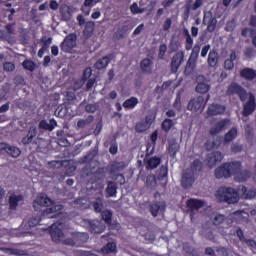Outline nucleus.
I'll return each instance as SVG.
<instances>
[{
    "mask_svg": "<svg viewBox=\"0 0 256 256\" xmlns=\"http://www.w3.org/2000/svg\"><path fill=\"white\" fill-rule=\"evenodd\" d=\"M214 175L216 179H229V177H234V179L243 183L251 177V171L243 170V165L239 161L225 162L215 169Z\"/></svg>",
    "mask_w": 256,
    "mask_h": 256,
    "instance_id": "obj_1",
    "label": "nucleus"
},
{
    "mask_svg": "<svg viewBox=\"0 0 256 256\" xmlns=\"http://www.w3.org/2000/svg\"><path fill=\"white\" fill-rule=\"evenodd\" d=\"M33 207L35 211H38L40 207H49L42 211V217L47 219H59L63 215V205L55 204L51 198L45 194H40L33 201Z\"/></svg>",
    "mask_w": 256,
    "mask_h": 256,
    "instance_id": "obj_2",
    "label": "nucleus"
},
{
    "mask_svg": "<svg viewBox=\"0 0 256 256\" xmlns=\"http://www.w3.org/2000/svg\"><path fill=\"white\" fill-rule=\"evenodd\" d=\"M229 223V225H233V223H239L240 225H247L249 223V213L244 210H236L226 217L223 214H217L213 219V225L216 227L221 225L222 223Z\"/></svg>",
    "mask_w": 256,
    "mask_h": 256,
    "instance_id": "obj_3",
    "label": "nucleus"
},
{
    "mask_svg": "<svg viewBox=\"0 0 256 256\" xmlns=\"http://www.w3.org/2000/svg\"><path fill=\"white\" fill-rule=\"evenodd\" d=\"M218 203H227L228 205H235L239 203V192L233 187L221 186L215 194Z\"/></svg>",
    "mask_w": 256,
    "mask_h": 256,
    "instance_id": "obj_4",
    "label": "nucleus"
},
{
    "mask_svg": "<svg viewBox=\"0 0 256 256\" xmlns=\"http://www.w3.org/2000/svg\"><path fill=\"white\" fill-rule=\"evenodd\" d=\"M151 145H147L146 149V157L144 159V164L147 169V171H153V169H157L159 165H161V157L159 156H152L153 153H155V147H152V149L149 151ZM147 157H150L147 159Z\"/></svg>",
    "mask_w": 256,
    "mask_h": 256,
    "instance_id": "obj_5",
    "label": "nucleus"
},
{
    "mask_svg": "<svg viewBox=\"0 0 256 256\" xmlns=\"http://www.w3.org/2000/svg\"><path fill=\"white\" fill-rule=\"evenodd\" d=\"M226 94L228 95V97H233V95H237L242 103H244V101H247L248 97L247 90L236 82H232L228 86Z\"/></svg>",
    "mask_w": 256,
    "mask_h": 256,
    "instance_id": "obj_6",
    "label": "nucleus"
},
{
    "mask_svg": "<svg viewBox=\"0 0 256 256\" xmlns=\"http://www.w3.org/2000/svg\"><path fill=\"white\" fill-rule=\"evenodd\" d=\"M77 47V34L76 33H71L67 35L63 42L60 44L61 51L63 53H71L73 49Z\"/></svg>",
    "mask_w": 256,
    "mask_h": 256,
    "instance_id": "obj_7",
    "label": "nucleus"
},
{
    "mask_svg": "<svg viewBox=\"0 0 256 256\" xmlns=\"http://www.w3.org/2000/svg\"><path fill=\"white\" fill-rule=\"evenodd\" d=\"M49 233L52 241L59 243L63 239V221L58 220L56 223L52 224L49 229Z\"/></svg>",
    "mask_w": 256,
    "mask_h": 256,
    "instance_id": "obj_8",
    "label": "nucleus"
},
{
    "mask_svg": "<svg viewBox=\"0 0 256 256\" xmlns=\"http://www.w3.org/2000/svg\"><path fill=\"white\" fill-rule=\"evenodd\" d=\"M209 95H207L206 102L203 96H198L196 98H192L187 105L188 111H199L202 107H205L207 101H209Z\"/></svg>",
    "mask_w": 256,
    "mask_h": 256,
    "instance_id": "obj_9",
    "label": "nucleus"
},
{
    "mask_svg": "<svg viewBox=\"0 0 256 256\" xmlns=\"http://www.w3.org/2000/svg\"><path fill=\"white\" fill-rule=\"evenodd\" d=\"M255 109H256L255 95L249 94V99L243 106V110H242L243 117H249V115L255 112Z\"/></svg>",
    "mask_w": 256,
    "mask_h": 256,
    "instance_id": "obj_10",
    "label": "nucleus"
},
{
    "mask_svg": "<svg viewBox=\"0 0 256 256\" xmlns=\"http://www.w3.org/2000/svg\"><path fill=\"white\" fill-rule=\"evenodd\" d=\"M185 59V53L183 51H179L172 57L171 60V70L172 73H177L179 71V67H181V64L183 63Z\"/></svg>",
    "mask_w": 256,
    "mask_h": 256,
    "instance_id": "obj_11",
    "label": "nucleus"
},
{
    "mask_svg": "<svg viewBox=\"0 0 256 256\" xmlns=\"http://www.w3.org/2000/svg\"><path fill=\"white\" fill-rule=\"evenodd\" d=\"M37 128L35 126H31L28 130V133L25 137L22 138L23 145H37Z\"/></svg>",
    "mask_w": 256,
    "mask_h": 256,
    "instance_id": "obj_12",
    "label": "nucleus"
},
{
    "mask_svg": "<svg viewBox=\"0 0 256 256\" xmlns=\"http://www.w3.org/2000/svg\"><path fill=\"white\" fill-rule=\"evenodd\" d=\"M88 230L92 235H101L105 231V225L97 220H90L88 222Z\"/></svg>",
    "mask_w": 256,
    "mask_h": 256,
    "instance_id": "obj_13",
    "label": "nucleus"
},
{
    "mask_svg": "<svg viewBox=\"0 0 256 256\" xmlns=\"http://www.w3.org/2000/svg\"><path fill=\"white\" fill-rule=\"evenodd\" d=\"M151 125H153V119L149 116H146L144 121L136 123L135 131L136 133H145V131L151 129Z\"/></svg>",
    "mask_w": 256,
    "mask_h": 256,
    "instance_id": "obj_14",
    "label": "nucleus"
},
{
    "mask_svg": "<svg viewBox=\"0 0 256 256\" xmlns=\"http://www.w3.org/2000/svg\"><path fill=\"white\" fill-rule=\"evenodd\" d=\"M227 125H229V119H222L218 121L213 127L210 128V135H219V133L227 129Z\"/></svg>",
    "mask_w": 256,
    "mask_h": 256,
    "instance_id": "obj_15",
    "label": "nucleus"
},
{
    "mask_svg": "<svg viewBox=\"0 0 256 256\" xmlns=\"http://www.w3.org/2000/svg\"><path fill=\"white\" fill-rule=\"evenodd\" d=\"M193 183H195V174L188 170L182 176L181 185L184 189H191L193 187Z\"/></svg>",
    "mask_w": 256,
    "mask_h": 256,
    "instance_id": "obj_16",
    "label": "nucleus"
},
{
    "mask_svg": "<svg viewBox=\"0 0 256 256\" xmlns=\"http://www.w3.org/2000/svg\"><path fill=\"white\" fill-rule=\"evenodd\" d=\"M208 166L213 169L217 163H221L223 161V153L219 151H214L207 156Z\"/></svg>",
    "mask_w": 256,
    "mask_h": 256,
    "instance_id": "obj_17",
    "label": "nucleus"
},
{
    "mask_svg": "<svg viewBox=\"0 0 256 256\" xmlns=\"http://www.w3.org/2000/svg\"><path fill=\"white\" fill-rule=\"evenodd\" d=\"M196 92L201 93L202 95L209 92V89H211V86L209 84L205 83V76L198 75L196 77Z\"/></svg>",
    "mask_w": 256,
    "mask_h": 256,
    "instance_id": "obj_18",
    "label": "nucleus"
},
{
    "mask_svg": "<svg viewBox=\"0 0 256 256\" xmlns=\"http://www.w3.org/2000/svg\"><path fill=\"white\" fill-rule=\"evenodd\" d=\"M226 110L227 107H225V105L211 104L208 107L207 115H209L210 117H215V115H223V113H225Z\"/></svg>",
    "mask_w": 256,
    "mask_h": 256,
    "instance_id": "obj_19",
    "label": "nucleus"
},
{
    "mask_svg": "<svg viewBox=\"0 0 256 256\" xmlns=\"http://www.w3.org/2000/svg\"><path fill=\"white\" fill-rule=\"evenodd\" d=\"M240 77L245 81H254L256 79V70L249 67L243 68L240 70Z\"/></svg>",
    "mask_w": 256,
    "mask_h": 256,
    "instance_id": "obj_20",
    "label": "nucleus"
},
{
    "mask_svg": "<svg viewBox=\"0 0 256 256\" xmlns=\"http://www.w3.org/2000/svg\"><path fill=\"white\" fill-rule=\"evenodd\" d=\"M57 126V120L56 119H50L49 122L47 120H41L38 124L39 129L42 131H53L55 127Z\"/></svg>",
    "mask_w": 256,
    "mask_h": 256,
    "instance_id": "obj_21",
    "label": "nucleus"
},
{
    "mask_svg": "<svg viewBox=\"0 0 256 256\" xmlns=\"http://www.w3.org/2000/svg\"><path fill=\"white\" fill-rule=\"evenodd\" d=\"M111 59H113V54H108L103 56L101 59L97 60L94 64V68L101 71V69L107 68L109 63H111Z\"/></svg>",
    "mask_w": 256,
    "mask_h": 256,
    "instance_id": "obj_22",
    "label": "nucleus"
},
{
    "mask_svg": "<svg viewBox=\"0 0 256 256\" xmlns=\"http://www.w3.org/2000/svg\"><path fill=\"white\" fill-rule=\"evenodd\" d=\"M186 205L188 209H191V211H199V209H202V207H204L205 202L203 200L190 198L187 200Z\"/></svg>",
    "mask_w": 256,
    "mask_h": 256,
    "instance_id": "obj_23",
    "label": "nucleus"
},
{
    "mask_svg": "<svg viewBox=\"0 0 256 256\" xmlns=\"http://www.w3.org/2000/svg\"><path fill=\"white\" fill-rule=\"evenodd\" d=\"M235 61H237V53L232 51L229 58L224 61V69L226 71H233L235 69Z\"/></svg>",
    "mask_w": 256,
    "mask_h": 256,
    "instance_id": "obj_24",
    "label": "nucleus"
},
{
    "mask_svg": "<svg viewBox=\"0 0 256 256\" xmlns=\"http://www.w3.org/2000/svg\"><path fill=\"white\" fill-rule=\"evenodd\" d=\"M207 63L210 67H217L219 63V53L216 50H210L208 54Z\"/></svg>",
    "mask_w": 256,
    "mask_h": 256,
    "instance_id": "obj_25",
    "label": "nucleus"
},
{
    "mask_svg": "<svg viewBox=\"0 0 256 256\" xmlns=\"http://www.w3.org/2000/svg\"><path fill=\"white\" fill-rule=\"evenodd\" d=\"M166 205L164 202H154L150 205V213L152 217H157L159 211H164Z\"/></svg>",
    "mask_w": 256,
    "mask_h": 256,
    "instance_id": "obj_26",
    "label": "nucleus"
},
{
    "mask_svg": "<svg viewBox=\"0 0 256 256\" xmlns=\"http://www.w3.org/2000/svg\"><path fill=\"white\" fill-rule=\"evenodd\" d=\"M23 201V196L22 195H15L12 194L9 197V209L10 211H15L17 207H19V202Z\"/></svg>",
    "mask_w": 256,
    "mask_h": 256,
    "instance_id": "obj_27",
    "label": "nucleus"
},
{
    "mask_svg": "<svg viewBox=\"0 0 256 256\" xmlns=\"http://www.w3.org/2000/svg\"><path fill=\"white\" fill-rule=\"evenodd\" d=\"M137 105H139V99L135 96H132V97L126 99L122 104L124 109H128V110L135 109L137 107Z\"/></svg>",
    "mask_w": 256,
    "mask_h": 256,
    "instance_id": "obj_28",
    "label": "nucleus"
},
{
    "mask_svg": "<svg viewBox=\"0 0 256 256\" xmlns=\"http://www.w3.org/2000/svg\"><path fill=\"white\" fill-rule=\"evenodd\" d=\"M237 128L232 127L225 135H224V144L225 143H231L232 141H235L237 139Z\"/></svg>",
    "mask_w": 256,
    "mask_h": 256,
    "instance_id": "obj_29",
    "label": "nucleus"
},
{
    "mask_svg": "<svg viewBox=\"0 0 256 256\" xmlns=\"http://www.w3.org/2000/svg\"><path fill=\"white\" fill-rule=\"evenodd\" d=\"M191 173L195 175V173H201L203 171V162L200 161L199 159H195L191 164H190V170Z\"/></svg>",
    "mask_w": 256,
    "mask_h": 256,
    "instance_id": "obj_30",
    "label": "nucleus"
},
{
    "mask_svg": "<svg viewBox=\"0 0 256 256\" xmlns=\"http://www.w3.org/2000/svg\"><path fill=\"white\" fill-rule=\"evenodd\" d=\"M56 135H57L58 145H60V147H69V140H67V138L63 136L65 135V131L58 130L56 132Z\"/></svg>",
    "mask_w": 256,
    "mask_h": 256,
    "instance_id": "obj_31",
    "label": "nucleus"
},
{
    "mask_svg": "<svg viewBox=\"0 0 256 256\" xmlns=\"http://www.w3.org/2000/svg\"><path fill=\"white\" fill-rule=\"evenodd\" d=\"M152 65H153V62L149 58H144L140 62V67L144 73H151V70L153 69Z\"/></svg>",
    "mask_w": 256,
    "mask_h": 256,
    "instance_id": "obj_32",
    "label": "nucleus"
},
{
    "mask_svg": "<svg viewBox=\"0 0 256 256\" xmlns=\"http://www.w3.org/2000/svg\"><path fill=\"white\" fill-rule=\"evenodd\" d=\"M91 207H93L95 213H102L104 211L103 198H96V201L91 202Z\"/></svg>",
    "mask_w": 256,
    "mask_h": 256,
    "instance_id": "obj_33",
    "label": "nucleus"
},
{
    "mask_svg": "<svg viewBox=\"0 0 256 256\" xmlns=\"http://www.w3.org/2000/svg\"><path fill=\"white\" fill-rule=\"evenodd\" d=\"M101 219L106 223V225H111L113 223V212L111 210H104L100 212Z\"/></svg>",
    "mask_w": 256,
    "mask_h": 256,
    "instance_id": "obj_34",
    "label": "nucleus"
},
{
    "mask_svg": "<svg viewBox=\"0 0 256 256\" xmlns=\"http://www.w3.org/2000/svg\"><path fill=\"white\" fill-rule=\"evenodd\" d=\"M102 253L110 255V253H117V244L115 242H108L102 249Z\"/></svg>",
    "mask_w": 256,
    "mask_h": 256,
    "instance_id": "obj_35",
    "label": "nucleus"
},
{
    "mask_svg": "<svg viewBox=\"0 0 256 256\" xmlns=\"http://www.w3.org/2000/svg\"><path fill=\"white\" fill-rule=\"evenodd\" d=\"M106 193L108 197H116L117 196V185H115V182L109 181L108 186L106 188Z\"/></svg>",
    "mask_w": 256,
    "mask_h": 256,
    "instance_id": "obj_36",
    "label": "nucleus"
},
{
    "mask_svg": "<svg viewBox=\"0 0 256 256\" xmlns=\"http://www.w3.org/2000/svg\"><path fill=\"white\" fill-rule=\"evenodd\" d=\"M175 125V122H173L172 119L166 118L163 120L161 129L162 131H165V133H169L171 131V128Z\"/></svg>",
    "mask_w": 256,
    "mask_h": 256,
    "instance_id": "obj_37",
    "label": "nucleus"
},
{
    "mask_svg": "<svg viewBox=\"0 0 256 256\" xmlns=\"http://www.w3.org/2000/svg\"><path fill=\"white\" fill-rule=\"evenodd\" d=\"M94 119L95 118L92 115L88 116L86 119H80L77 122V127H79V129H83V128L87 127V125H91V123H93Z\"/></svg>",
    "mask_w": 256,
    "mask_h": 256,
    "instance_id": "obj_38",
    "label": "nucleus"
},
{
    "mask_svg": "<svg viewBox=\"0 0 256 256\" xmlns=\"http://www.w3.org/2000/svg\"><path fill=\"white\" fill-rule=\"evenodd\" d=\"M6 153L10 155V157L17 158L19 155H21V150L16 146L8 145V150H6Z\"/></svg>",
    "mask_w": 256,
    "mask_h": 256,
    "instance_id": "obj_39",
    "label": "nucleus"
},
{
    "mask_svg": "<svg viewBox=\"0 0 256 256\" xmlns=\"http://www.w3.org/2000/svg\"><path fill=\"white\" fill-rule=\"evenodd\" d=\"M79 237H81V235L76 234V235H73L72 238H66L63 240V244L70 245V247H75V245H77V241L79 240Z\"/></svg>",
    "mask_w": 256,
    "mask_h": 256,
    "instance_id": "obj_40",
    "label": "nucleus"
},
{
    "mask_svg": "<svg viewBox=\"0 0 256 256\" xmlns=\"http://www.w3.org/2000/svg\"><path fill=\"white\" fill-rule=\"evenodd\" d=\"M22 67L26 69V71H35L37 65L32 60L26 59L22 62Z\"/></svg>",
    "mask_w": 256,
    "mask_h": 256,
    "instance_id": "obj_41",
    "label": "nucleus"
},
{
    "mask_svg": "<svg viewBox=\"0 0 256 256\" xmlns=\"http://www.w3.org/2000/svg\"><path fill=\"white\" fill-rule=\"evenodd\" d=\"M86 200L84 198H78L72 202L74 209H85Z\"/></svg>",
    "mask_w": 256,
    "mask_h": 256,
    "instance_id": "obj_42",
    "label": "nucleus"
},
{
    "mask_svg": "<svg viewBox=\"0 0 256 256\" xmlns=\"http://www.w3.org/2000/svg\"><path fill=\"white\" fill-rule=\"evenodd\" d=\"M196 67H197V60L195 58L189 57V59L186 63V70L187 71H195Z\"/></svg>",
    "mask_w": 256,
    "mask_h": 256,
    "instance_id": "obj_43",
    "label": "nucleus"
},
{
    "mask_svg": "<svg viewBox=\"0 0 256 256\" xmlns=\"http://www.w3.org/2000/svg\"><path fill=\"white\" fill-rule=\"evenodd\" d=\"M130 11L133 15H139L141 13L145 12V9L143 8H139V4H137V2H134L131 6H130Z\"/></svg>",
    "mask_w": 256,
    "mask_h": 256,
    "instance_id": "obj_44",
    "label": "nucleus"
},
{
    "mask_svg": "<svg viewBox=\"0 0 256 256\" xmlns=\"http://www.w3.org/2000/svg\"><path fill=\"white\" fill-rule=\"evenodd\" d=\"M2 251H4V253H6L7 255H16V256L23 255V253H21V250L16 248H2Z\"/></svg>",
    "mask_w": 256,
    "mask_h": 256,
    "instance_id": "obj_45",
    "label": "nucleus"
},
{
    "mask_svg": "<svg viewBox=\"0 0 256 256\" xmlns=\"http://www.w3.org/2000/svg\"><path fill=\"white\" fill-rule=\"evenodd\" d=\"M199 53H201V46L199 44L194 45L192 48V52L190 54V58L192 59H199Z\"/></svg>",
    "mask_w": 256,
    "mask_h": 256,
    "instance_id": "obj_46",
    "label": "nucleus"
},
{
    "mask_svg": "<svg viewBox=\"0 0 256 256\" xmlns=\"http://www.w3.org/2000/svg\"><path fill=\"white\" fill-rule=\"evenodd\" d=\"M179 152V148L177 147V144H170L168 147V153L170 157L175 159L177 153Z\"/></svg>",
    "mask_w": 256,
    "mask_h": 256,
    "instance_id": "obj_47",
    "label": "nucleus"
},
{
    "mask_svg": "<svg viewBox=\"0 0 256 256\" xmlns=\"http://www.w3.org/2000/svg\"><path fill=\"white\" fill-rule=\"evenodd\" d=\"M41 223V216H33L28 220L29 227H37Z\"/></svg>",
    "mask_w": 256,
    "mask_h": 256,
    "instance_id": "obj_48",
    "label": "nucleus"
},
{
    "mask_svg": "<svg viewBox=\"0 0 256 256\" xmlns=\"http://www.w3.org/2000/svg\"><path fill=\"white\" fill-rule=\"evenodd\" d=\"M41 48L45 49L47 51V49H49V47L51 46V43H53V38L49 37V38H42L41 39Z\"/></svg>",
    "mask_w": 256,
    "mask_h": 256,
    "instance_id": "obj_49",
    "label": "nucleus"
},
{
    "mask_svg": "<svg viewBox=\"0 0 256 256\" xmlns=\"http://www.w3.org/2000/svg\"><path fill=\"white\" fill-rule=\"evenodd\" d=\"M168 173H169V170H168L167 166L162 165L159 168V172H158L159 179H165V177H167Z\"/></svg>",
    "mask_w": 256,
    "mask_h": 256,
    "instance_id": "obj_50",
    "label": "nucleus"
},
{
    "mask_svg": "<svg viewBox=\"0 0 256 256\" xmlns=\"http://www.w3.org/2000/svg\"><path fill=\"white\" fill-rule=\"evenodd\" d=\"M165 53H167V44H161L158 52V59H165Z\"/></svg>",
    "mask_w": 256,
    "mask_h": 256,
    "instance_id": "obj_51",
    "label": "nucleus"
},
{
    "mask_svg": "<svg viewBox=\"0 0 256 256\" xmlns=\"http://www.w3.org/2000/svg\"><path fill=\"white\" fill-rule=\"evenodd\" d=\"M125 167V162H116L112 165V171H123Z\"/></svg>",
    "mask_w": 256,
    "mask_h": 256,
    "instance_id": "obj_52",
    "label": "nucleus"
},
{
    "mask_svg": "<svg viewBox=\"0 0 256 256\" xmlns=\"http://www.w3.org/2000/svg\"><path fill=\"white\" fill-rule=\"evenodd\" d=\"M244 131L246 139H251V137H253V127L251 124L246 125Z\"/></svg>",
    "mask_w": 256,
    "mask_h": 256,
    "instance_id": "obj_53",
    "label": "nucleus"
},
{
    "mask_svg": "<svg viewBox=\"0 0 256 256\" xmlns=\"http://www.w3.org/2000/svg\"><path fill=\"white\" fill-rule=\"evenodd\" d=\"M92 177L94 178L92 179V183H97V181H101V179H103V172H101V170H97L92 174Z\"/></svg>",
    "mask_w": 256,
    "mask_h": 256,
    "instance_id": "obj_54",
    "label": "nucleus"
},
{
    "mask_svg": "<svg viewBox=\"0 0 256 256\" xmlns=\"http://www.w3.org/2000/svg\"><path fill=\"white\" fill-rule=\"evenodd\" d=\"M244 193H246V199H255L256 197L255 189L247 190V188L244 187Z\"/></svg>",
    "mask_w": 256,
    "mask_h": 256,
    "instance_id": "obj_55",
    "label": "nucleus"
},
{
    "mask_svg": "<svg viewBox=\"0 0 256 256\" xmlns=\"http://www.w3.org/2000/svg\"><path fill=\"white\" fill-rule=\"evenodd\" d=\"M93 22H90V24H87L86 28L84 29V35L87 37H91L93 35Z\"/></svg>",
    "mask_w": 256,
    "mask_h": 256,
    "instance_id": "obj_56",
    "label": "nucleus"
},
{
    "mask_svg": "<svg viewBox=\"0 0 256 256\" xmlns=\"http://www.w3.org/2000/svg\"><path fill=\"white\" fill-rule=\"evenodd\" d=\"M253 31H255V29H251V28H244L241 31V36L242 37H253Z\"/></svg>",
    "mask_w": 256,
    "mask_h": 256,
    "instance_id": "obj_57",
    "label": "nucleus"
},
{
    "mask_svg": "<svg viewBox=\"0 0 256 256\" xmlns=\"http://www.w3.org/2000/svg\"><path fill=\"white\" fill-rule=\"evenodd\" d=\"M185 49L187 51H191V49H193V38L191 37V35H188L186 37Z\"/></svg>",
    "mask_w": 256,
    "mask_h": 256,
    "instance_id": "obj_58",
    "label": "nucleus"
},
{
    "mask_svg": "<svg viewBox=\"0 0 256 256\" xmlns=\"http://www.w3.org/2000/svg\"><path fill=\"white\" fill-rule=\"evenodd\" d=\"M3 69L4 71H6L7 73H11L13 72V70L15 69V65L12 62H6L3 65Z\"/></svg>",
    "mask_w": 256,
    "mask_h": 256,
    "instance_id": "obj_59",
    "label": "nucleus"
},
{
    "mask_svg": "<svg viewBox=\"0 0 256 256\" xmlns=\"http://www.w3.org/2000/svg\"><path fill=\"white\" fill-rule=\"evenodd\" d=\"M159 138V131L155 130L154 132L151 133L150 135V141L153 144V147L157 145V139Z\"/></svg>",
    "mask_w": 256,
    "mask_h": 256,
    "instance_id": "obj_60",
    "label": "nucleus"
},
{
    "mask_svg": "<svg viewBox=\"0 0 256 256\" xmlns=\"http://www.w3.org/2000/svg\"><path fill=\"white\" fill-rule=\"evenodd\" d=\"M97 109H98L97 104H87L85 106L86 113H95V111H97Z\"/></svg>",
    "mask_w": 256,
    "mask_h": 256,
    "instance_id": "obj_61",
    "label": "nucleus"
},
{
    "mask_svg": "<svg viewBox=\"0 0 256 256\" xmlns=\"http://www.w3.org/2000/svg\"><path fill=\"white\" fill-rule=\"evenodd\" d=\"M171 25H173V20L171 18H167L163 24V31H169L171 29Z\"/></svg>",
    "mask_w": 256,
    "mask_h": 256,
    "instance_id": "obj_62",
    "label": "nucleus"
},
{
    "mask_svg": "<svg viewBox=\"0 0 256 256\" xmlns=\"http://www.w3.org/2000/svg\"><path fill=\"white\" fill-rule=\"evenodd\" d=\"M118 151H119V145L117 143L111 144L109 148V153H111V155H117Z\"/></svg>",
    "mask_w": 256,
    "mask_h": 256,
    "instance_id": "obj_63",
    "label": "nucleus"
},
{
    "mask_svg": "<svg viewBox=\"0 0 256 256\" xmlns=\"http://www.w3.org/2000/svg\"><path fill=\"white\" fill-rule=\"evenodd\" d=\"M245 243L250 249L256 248V241L254 239H245Z\"/></svg>",
    "mask_w": 256,
    "mask_h": 256,
    "instance_id": "obj_64",
    "label": "nucleus"
}]
</instances>
